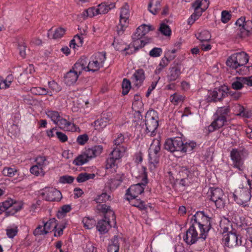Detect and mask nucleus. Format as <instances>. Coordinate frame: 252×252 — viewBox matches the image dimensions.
<instances>
[{"mask_svg":"<svg viewBox=\"0 0 252 252\" xmlns=\"http://www.w3.org/2000/svg\"><path fill=\"white\" fill-rule=\"evenodd\" d=\"M162 0H150L148 4V10L152 14L156 15L160 9V2Z\"/></svg>","mask_w":252,"mask_h":252,"instance_id":"obj_38","label":"nucleus"},{"mask_svg":"<svg viewBox=\"0 0 252 252\" xmlns=\"http://www.w3.org/2000/svg\"><path fill=\"white\" fill-rule=\"evenodd\" d=\"M119 243L117 237H115L111 241L108 247V252H119Z\"/></svg>","mask_w":252,"mask_h":252,"instance_id":"obj_43","label":"nucleus"},{"mask_svg":"<svg viewBox=\"0 0 252 252\" xmlns=\"http://www.w3.org/2000/svg\"><path fill=\"white\" fill-rule=\"evenodd\" d=\"M143 106L142 102L141 100H136L132 103V108L136 112V114L139 120L142 119V116L141 115L138 108H141Z\"/></svg>","mask_w":252,"mask_h":252,"instance_id":"obj_54","label":"nucleus"},{"mask_svg":"<svg viewBox=\"0 0 252 252\" xmlns=\"http://www.w3.org/2000/svg\"><path fill=\"white\" fill-rule=\"evenodd\" d=\"M45 114L54 124L58 126H60V124H61L62 120H63V119L60 115V113L56 110L47 109L45 111Z\"/></svg>","mask_w":252,"mask_h":252,"instance_id":"obj_24","label":"nucleus"},{"mask_svg":"<svg viewBox=\"0 0 252 252\" xmlns=\"http://www.w3.org/2000/svg\"><path fill=\"white\" fill-rule=\"evenodd\" d=\"M79 75L72 69L67 72L64 77L65 83L68 86H71L75 83L77 80Z\"/></svg>","mask_w":252,"mask_h":252,"instance_id":"obj_31","label":"nucleus"},{"mask_svg":"<svg viewBox=\"0 0 252 252\" xmlns=\"http://www.w3.org/2000/svg\"><path fill=\"white\" fill-rule=\"evenodd\" d=\"M123 180L124 175L118 174L115 178L108 181L106 184V187L111 190H114L121 185Z\"/></svg>","mask_w":252,"mask_h":252,"instance_id":"obj_25","label":"nucleus"},{"mask_svg":"<svg viewBox=\"0 0 252 252\" xmlns=\"http://www.w3.org/2000/svg\"><path fill=\"white\" fill-rule=\"evenodd\" d=\"M6 231L7 237L9 238H13L16 235L18 232V228L16 226L8 227L6 229Z\"/></svg>","mask_w":252,"mask_h":252,"instance_id":"obj_59","label":"nucleus"},{"mask_svg":"<svg viewBox=\"0 0 252 252\" xmlns=\"http://www.w3.org/2000/svg\"><path fill=\"white\" fill-rule=\"evenodd\" d=\"M57 223L58 221L55 218L50 219L46 222L43 221L46 235L56 228Z\"/></svg>","mask_w":252,"mask_h":252,"instance_id":"obj_36","label":"nucleus"},{"mask_svg":"<svg viewBox=\"0 0 252 252\" xmlns=\"http://www.w3.org/2000/svg\"><path fill=\"white\" fill-rule=\"evenodd\" d=\"M158 115L157 112L153 110L148 111L145 115L146 131L150 136L155 135V131L158 125Z\"/></svg>","mask_w":252,"mask_h":252,"instance_id":"obj_9","label":"nucleus"},{"mask_svg":"<svg viewBox=\"0 0 252 252\" xmlns=\"http://www.w3.org/2000/svg\"><path fill=\"white\" fill-rule=\"evenodd\" d=\"M230 112L229 106L220 107L218 109L215 116H222L226 118L227 116H229Z\"/></svg>","mask_w":252,"mask_h":252,"instance_id":"obj_48","label":"nucleus"},{"mask_svg":"<svg viewBox=\"0 0 252 252\" xmlns=\"http://www.w3.org/2000/svg\"><path fill=\"white\" fill-rule=\"evenodd\" d=\"M82 248L84 252H96V249L94 244L89 240L83 245Z\"/></svg>","mask_w":252,"mask_h":252,"instance_id":"obj_52","label":"nucleus"},{"mask_svg":"<svg viewBox=\"0 0 252 252\" xmlns=\"http://www.w3.org/2000/svg\"><path fill=\"white\" fill-rule=\"evenodd\" d=\"M32 94L34 95H49L51 96L53 95L52 91H49L48 89L40 87H32L30 90Z\"/></svg>","mask_w":252,"mask_h":252,"instance_id":"obj_37","label":"nucleus"},{"mask_svg":"<svg viewBox=\"0 0 252 252\" xmlns=\"http://www.w3.org/2000/svg\"><path fill=\"white\" fill-rule=\"evenodd\" d=\"M244 84L242 77H236L235 80L232 83V88L235 90H241L244 87Z\"/></svg>","mask_w":252,"mask_h":252,"instance_id":"obj_51","label":"nucleus"},{"mask_svg":"<svg viewBox=\"0 0 252 252\" xmlns=\"http://www.w3.org/2000/svg\"><path fill=\"white\" fill-rule=\"evenodd\" d=\"M115 6V3L114 2H104L99 4L97 7L99 14H103L108 13Z\"/></svg>","mask_w":252,"mask_h":252,"instance_id":"obj_33","label":"nucleus"},{"mask_svg":"<svg viewBox=\"0 0 252 252\" xmlns=\"http://www.w3.org/2000/svg\"><path fill=\"white\" fill-rule=\"evenodd\" d=\"M24 203L22 201H15L8 199L1 203L2 209L5 211V215H13L20 211L23 207Z\"/></svg>","mask_w":252,"mask_h":252,"instance_id":"obj_12","label":"nucleus"},{"mask_svg":"<svg viewBox=\"0 0 252 252\" xmlns=\"http://www.w3.org/2000/svg\"><path fill=\"white\" fill-rule=\"evenodd\" d=\"M193 12L190 16V25L193 24L207 8V3H202L201 0H195L192 3Z\"/></svg>","mask_w":252,"mask_h":252,"instance_id":"obj_17","label":"nucleus"},{"mask_svg":"<svg viewBox=\"0 0 252 252\" xmlns=\"http://www.w3.org/2000/svg\"><path fill=\"white\" fill-rule=\"evenodd\" d=\"M214 121L208 126V130L209 132H213L225 125L227 121L226 118L222 116H215Z\"/></svg>","mask_w":252,"mask_h":252,"instance_id":"obj_20","label":"nucleus"},{"mask_svg":"<svg viewBox=\"0 0 252 252\" xmlns=\"http://www.w3.org/2000/svg\"><path fill=\"white\" fill-rule=\"evenodd\" d=\"M96 208L99 211L105 214V216L106 215L107 217H111L112 220L115 224H116V217L114 212L111 210L109 206L105 204H98L97 205Z\"/></svg>","mask_w":252,"mask_h":252,"instance_id":"obj_28","label":"nucleus"},{"mask_svg":"<svg viewBox=\"0 0 252 252\" xmlns=\"http://www.w3.org/2000/svg\"><path fill=\"white\" fill-rule=\"evenodd\" d=\"M90 160H91V158L85 150L74 159L73 164L76 166H81L87 163Z\"/></svg>","mask_w":252,"mask_h":252,"instance_id":"obj_32","label":"nucleus"},{"mask_svg":"<svg viewBox=\"0 0 252 252\" xmlns=\"http://www.w3.org/2000/svg\"><path fill=\"white\" fill-rule=\"evenodd\" d=\"M48 84L49 88L48 90L52 91V93H58L61 90V87L55 81H49Z\"/></svg>","mask_w":252,"mask_h":252,"instance_id":"obj_58","label":"nucleus"},{"mask_svg":"<svg viewBox=\"0 0 252 252\" xmlns=\"http://www.w3.org/2000/svg\"><path fill=\"white\" fill-rule=\"evenodd\" d=\"M127 148L124 146H119L115 147L111 153V157L114 159L119 160L126 154Z\"/></svg>","mask_w":252,"mask_h":252,"instance_id":"obj_27","label":"nucleus"},{"mask_svg":"<svg viewBox=\"0 0 252 252\" xmlns=\"http://www.w3.org/2000/svg\"><path fill=\"white\" fill-rule=\"evenodd\" d=\"M132 41L130 44L128 45H125L124 47H120L115 41L113 43L115 49L121 52H126V54H132L140 48L144 47L147 43L143 38L139 37L134 38V34L132 35Z\"/></svg>","mask_w":252,"mask_h":252,"instance_id":"obj_6","label":"nucleus"},{"mask_svg":"<svg viewBox=\"0 0 252 252\" xmlns=\"http://www.w3.org/2000/svg\"><path fill=\"white\" fill-rule=\"evenodd\" d=\"M87 61L85 58H80L74 64L72 69L80 75L83 70L90 71L89 70V65Z\"/></svg>","mask_w":252,"mask_h":252,"instance_id":"obj_22","label":"nucleus"},{"mask_svg":"<svg viewBox=\"0 0 252 252\" xmlns=\"http://www.w3.org/2000/svg\"><path fill=\"white\" fill-rule=\"evenodd\" d=\"M145 79L144 71L142 69H138L132 74L131 80L133 86L136 88H140Z\"/></svg>","mask_w":252,"mask_h":252,"instance_id":"obj_19","label":"nucleus"},{"mask_svg":"<svg viewBox=\"0 0 252 252\" xmlns=\"http://www.w3.org/2000/svg\"><path fill=\"white\" fill-rule=\"evenodd\" d=\"M82 221L84 227L86 229H92L95 225V220L94 219L89 217H84Z\"/></svg>","mask_w":252,"mask_h":252,"instance_id":"obj_47","label":"nucleus"},{"mask_svg":"<svg viewBox=\"0 0 252 252\" xmlns=\"http://www.w3.org/2000/svg\"><path fill=\"white\" fill-rule=\"evenodd\" d=\"M235 24L239 27L241 36L245 37L252 34V21L246 20L245 17H241L236 22Z\"/></svg>","mask_w":252,"mask_h":252,"instance_id":"obj_18","label":"nucleus"},{"mask_svg":"<svg viewBox=\"0 0 252 252\" xmlns=\"http://www.w3.org/2000/svg\"><path fill=\"white\" fill-rule=\"evenodd\" d=\"M129 201H130V204L133 206L139 208L141 210L146 208L144 202L140 200H135V199H134Z\"/></svg>","mask_w":252,"mask_h":252,"instance_id":"obj_62","label":"nucleus"},{"mask_svg":"<svg viewBox=\"0 0 252 252\" xmlns=\"http://www.w3.org/2000/svg\"><path fill=\"white\" fill-rule=\"evenodd\" d=\"M160 150V143L158 139H155L151 144L149 149V167L153 172L159 163L158 153Z\"/></svg>","mask_w":252,"mask_h":252,"instance_id":"obj_5","label":"nucleus"},{"mask_svg":"<svg viewBox=\"0 0 252 252\" xmlns=\"http://www.w3.org/2000/svg\"><path fill=\"white\" fill-rule=\"evenodd\" d=\"M38 195L48 201H58L62 197L61 192L55 188L46 187L38 191Z\"/></svg>","mask_w":252,"mask_h":252,"instance_id":"obj_11","label":"nucleus"},{"mask_svg":"<svg viewBox=\"0 0 252 252\" xmlns=\"http://www.w3.org/2000/svg\"><path fill=\"white\" fill-rule=\"evenodd\" d=\"M130 11L127 4H125L120 10L119 23L118 26L119 34L123 33L129 24Z\"/></svg>","mask_w":252,"mask_h":252,"instance_id":"obj_15","label":"nucleus"},{"mask_svg":"<svg viewBox=\"0 0 252 252\" xmlns=\"http://www.w3.org/2000/svg\"><path fill=\"white\" fill-rule=\"evenodd\" d=\"M17 172V170L15 167H5L3 169L2 173L4 176L12 177L15 175Z\"/></svg>","mask_w":252,"mask_h":252,"instance_id":"obj_49","label":"nucleus"},{"mask_svg":"<svg viewBox=\"0 0 252 252\" xmlns=\"http://www.w3.org/2000/svg\"><path fill=\"white\" fill-rule=\"evenodd\" d=\"M249 62V56L245 52H238L231 55L226 61L228 66L234 69L236 72L242 73L239 67H245V65Z\"/></svg>","mask_w":252,"mask_h":252,"instance_id":"obj_4","label":"nucleus"},{"mask_svg":"<svg viewBox=\"0 0 252 252\" xmlns=\"http://www.w3.org/2000/svg\"><path fill=\"white\" fill-rule=\"evenodd\" d=\"M59 126L61 129L67 131L77 132L80 130L74 123L67 121L64 118L62 120Z\"/></svg>","mask_w":252,"mask_h":252,"instance_id":"obj_26","label":"nucleus"},{"mask_svg":"<svg viewBox=\"0 0 252 252\" xmlns=\"http://www.w3.org/2000/svg\"><path fill=\"white\" fill-rule=\"evenodd\" d=\"M110 198V196L106 192H103L100 195H97L95 198V201L97 203L101 204L103 202H105Z\"/></svg>","mask_w":252,"mask_h":252,"instance_id":"obj_55","label":"nucleus"},{"mask_svg":"<svg viewBox=\"0 0 252 252\" xmlns=\"http://www.w3.org/2000/svg\"><path fill=\"white\" fill-rule=\"evenodd\" d=\"M103 147L101 145H94L88 149H85L91 159L99 156L103 151Z\"/></svg>","mask_w":252,"mask_h":252,"instance_id":"obj_30","label":"nucleus"},{"mask_svg":"<svg viewBox=\"0 0 252 252\" xmlns=\"http://www.w3.org/2000/svg\"><path fill=\"white\" fill-rule=\"evenodd\" d=\"M65 228V225L63 223H57V226L56 228L54 229L55 237H60L63 234L64 229Z\"/></svg>","mask_w":252,"mask_h":252,"instance_id":"obj_56","label":"nucleus"},{"mask_svg":"<svg viewBox=\"0 0 252 252\" xmlns=\"http://www.w3.org/2000/svg\"><path fill=\"white\" fill-rule=\"evenodd\" d=\"M116 160H117L114 159L112 157H110V158H108L106 160V168L107 169H112L115 171L117 166V164L116 163Z\"/></svg>","mask_w":252,"mask_h":252,"instance_id":"obj_57","label":"nucleus"},{"mask_svg":"<svg viewBox=\"0 0 252 252\" xmlns=\"http://www.w3.org/2000/svg\"><path fill=\"white\" fill-rule=\"evenodd\" d=\"M233 197L238 204L246 206L251 199L252 195L249 189L242 188L236 189L233 193Z\"/></svg>","mask_w":252,"mask_h":252,"instance_id":"obj_13","label":"nucleus"},{"mask_svg":"<svg viewBox=\"0 0 252 252\" xmlns=\"http://www.w3.org/2000/svg\"><path fill=\"white\" fill-rule=\"evenodd\" d=\"M162 52V50L160 48L155 47L149 52V55L152 57H158L161 55Z\"/></svg>","mask_w":252,"mask_h":252,"instance_id":"obj_64","label":"nucleus"},{"mask_svg":"<svg viewBox=\"0 0 252 252\" xmlns=\"http://www.w3.org/2000/svg\"><path fill=\"white\" fill-rule=\"evenodd\" d=\"M196 38L200 41H208L211 37V34L208 31L201 30L195 34Z\"/></svg>","mask_w":252,"mask_h":252,"instance_id":"obj_40","label":"nucleus"},{"mask_svg":"<svg viewBox=\"0 0 252 252\" xmlns=\"http://www.w3.org/2000/svg\"><path fill=\"white\" fill-rule=\"evenodd\" d=\"M187 143H185L182 137H177L168 139L164 143V148L171 152H179L185 154L187 151Z\"/></svg>","mask_w":252,"mask_h":252,"instance_id":"obj_7","label":"nucleus"},{"mask_svg":"<svg viewBox=\"0 0 252 252\" xmlns=\"http://www.w3.org/2000/svg\"><path fill=\"white\" fill-rule=\"evenodd\" d=\"M65 29L63 28H57L54 31L52 29L48 31V36L49 38L54 39H59L62 37L64 34Z\"/></svg>","mask_w":252,"mask_h":252,"instance_id":"obj_34","label":"nucleus"},{"mask_svg":"<svg viewBox=\"0 0 252 252\" xmlns=\"http://www.w3.org/2000/svg\"><path fill=\"white\" fill-rule=\"evenodd\" d=\"M94 177L95 174L94 173H83L79 174L76 180L78 183H82Z\"/></svg>","mask_w":252,"mask_h":252,"instance_id":"obj_46","label":"nucleus"},{"mask_svg":"<svg viewBox=\"0 0 252 252\" xmlns=\"http://www.w3.org/2000/svg\"><path fill=\"white\" fill-rule=\"evenodd\" d=\"M231 12L227 10H223L221 13V21L223 23H227L231 18Z\"/></svg>","mask_w":252,"mask_h":252,"instance_id":"obj_60","label":"nucleus"},{"mask_svg":"<svg viewBox=\"0 0 252 252\" xmlns=\"http://www.w3.org/2000/svg\"><path fill=\"white\" fill-rule=\"evenodd\" d=\"M122 94L124 95L127 94L131 88L130 81L126 78H124L122 82Z\"/></svg>","mask_w":252,"mask_h":252,"instance_id":"obj_50","label":"nucleus"},{"mask_svg":"<svg viewBox=\"0 0 252 252\" xmlns=\"http://www.w3.org/2000/svg\"><path fill=\"white\" fill-rule=\"evenodd\" d=\"M105 52H97L94 53L88 63L89 70L94 72L102 67L106 60Z\"/></svg>","mask_w":252,"mask_h":252,"instance_id":"obj_14","label":"nucleus"},{"mask_svg":"<svg viewBox=\"0 0 252 252\" xmlns=\"http://www.w3.org/2000/svg\"><path fill=\"white\" fill-rule=\"evenodd\" d=\"M98 11L97 7H92L88 8L81 14L82 17L84 19H86L87 17H93L98 15Z\"/></svg>","mask_w":252,"mask_h":252,"instance_id":"obj_41","label":"nucleus"},{"mask_svg":"<svg viewBox=\"0 0 252 252\" xmlns=\"http://www.w3.org/2000/svg\"><path fill=\"white\" fill-rule=\"evenodd\" d=\"M34 161L35 164L31 167L30 173L37 177H44L46 174L45 169L49 164L47 158L44 156H38Z\"/></svg>","mask_w":252,"mask_h":252,"instance_id":"obj_8","label":"nucleus"},{"mask_svg":"<svg viewBox=\"0 0 252 252\" xmlns=\"http://www.w3.org/2000/svg\"><path fill=\"white\" fill-rule=\"evenodd\" d=\"M140 169L141 172L137 176L136 175L134 176L136 178H141L142 183L133 185L127 190L126 195L128 200L135 199L139 195L141 194L144 191V187L148 183L146 168L141 166Z\"/></svg>","mask_w":252,"mask_h":252,"instance_id":"obj_3","label":"nucleus"},{"mask_svg":"<svg viewBox=\"0 0 252 252\" xmlns=\"http://www.w3.org/2000/svg\"><path fill=\"white\" fill-rule=\"evenodd\" d=\"M93 125L95 130L101 131L107 126V123L104 118H101L95 121Z\"/></svg>","mask_w":252,"mask_h":252,"instance_id":"obj_44","label":"nucleus"},{"mask_svg":"<svg viewBox=\"0 0 252 252\" xmlns=\"http://www.w3.org/2000/svg\"><path fill=\"white\" fill-rule=\"evenodd\" d=\"M152 30V27L150 25L142 24L139 26L134 32V38L139 37L143 38L150 31Z\"/></svg>","mask_w":252,"mask_h":252,"instance_id":"obj_29","label":"nucleus"},{"mask_svg":"<svg viewBox=\"0 0 252 252\" xmlns=\"http://www.w3.org/2000/svg\"><path fill=\"white\" fill-rule=\"evenodd\" d=\"M14 81V77L12 74L8 75L5 78L0 77V89L6 90L10 88Z\"/></svg>","mask_w":252,"mask_h":252,"instance_id":"obj_35","label":"nucleus"},{"mask_svg":"<svg viewBox=\"0 0 252 252\" xmlns=\"http://www.w3.org/2000/svg\"><path fill=\"white\" fill-rule=\"evenodd\" d=\"M183 100L182 95L178 94H174L170 96L171 102L174 105H178Z\"/></svg>","mask_w":252,"mask_h":252,"instance_id":"obj_61","label":"nucleus"},{"mask_svg":"<svg viewBox=\"0 0 252 252\" xmlns=\"http://www.w3.org/2000/svg\"><path fill=\"white\" fill-rule=\"evenodd\" d=\"M159 31L166 36H170L171 34V30L169 26L165 23H161L160 25Z\"/></svg>","mask_w":252,"mask_h":252,"instance_id":"obj_53","label":"nucleus"},{"mask_svg":"<svg viewBox=\"0 0 252 252\" xmlns=\"http://www.w3.org/2000/svg\"><path fill=\"white\" fill-rule=\"evenodd\" d=\"M33 233L35 236L46 235L44 225H38L34 230Z\"/></svg>","mask_w":252,"mask_h":252,"instance_id":"obj_63","label":"nucleus"},{"mask_svg":"<svg viewBox=\"0 0 252 252\" xmlns=\"http://www.w3.org/2000/svg\"><path fill=\"white\" fill-rule=\"evenodd\" d=\"M110 220V219L107 217V216L106 215L104 216V219L98 221L96 227L97 230L100 232V233L105 234L108 231L111 227Z\"/></svg>","mask_w":252,"mask_h":252,"instance_id":"obj_23","label":"nucleus"},{"mask_svg":"<svg viewBox=\"0 0 252 252\" xmlns=\"http://www.w3.org/2000/svg\"><path fill=\"white\" fill-rule=\"evenodd\" d=\"M169 62V61L166 57H163L161 59L158 65L155 69V73L156 74H159L163 70V69L167 66Z\"/></svg>","mask_w":252,"mask_h":252,"instance_id":"obj_45","label":"nucleus"},{"mask_svg":"<svg viewBox=\"0 0 252 252\" xmlns=\"http://www.w3.org/2000/svg\"><path fill=\"white\" fill-rule=\"evenodd\" d=\"M220 226L223 231L222 243L228 247L232 248L237 246L241 245V238L235 231H229L232 227V224L227 219L221 220Z\"/></svg>","mask_w":252,"mask_h":252,"instance_id":"obj_2","label":"nucleus"},{"mask_svg":"<svg viewBox=\"0 0 252 252\" xmlns=\"http://www.w3.org/2000/svg\"><path fill=\"white\" fill-rule=\"evenodd\" d=\"M227 95V93L222 89L219 88L208 93L207 101L209 102L217 101L221 99Z\"/></svg>","mask_w":252,"mask_h":252,"instance_id":"obj_21","label":"nucleus"},{"mask_svg":"<svg viewBox=\"0 0 252 252\" xmlns=\"http://www.w3.org/2000/svg\"><path fill=\"white\" fill-rule=\"evenodd\" d=\"M211 227V218L203 211L196 212L190 220V244L195 243L198 239L205 240Z\"/></svg>","mask_w":252,"mask_h":252,"instance_id":"obj_1","label":"nucleus"},{"mask_svg":"<svg viewBox=\"0 0 252 252\" xmlns=\"http://www.w3.org/2000/svg\"><path fill=\"white\" fill-rule=\"evenodd\" d=\"M210 199L218 208H222L225 206L226 196L220 188H217L211 189Z\"/></svg>","mask_w":252,"mask_h":252,"instance_id":"obj_16","label":"nucleus"},{"mask_svg":"<svg viewBox=\"0 0 252 252\" xmlns=\"http://www.w3.org/2000/svg\"><path fill=\"white\" fill-rule=\"evenodd\" d=\"M84 42V38L82 35H76L70 41L69 47L73 49H76L77 48L81 47Z\"/></svg>","mask_w":252,"mask_h":252,"instance_id":"obj_39","label":"nucleus"},{"mask_svg":"<svg viewBox=\"0 0 252 252\" xmlns=\"http://www.w3.org/2000/svg\"><path fill=\"white\" fill-rule=\"evenodd\" d=\"M247 156V151L238 149H233L230 152L232 165L240 171L244 169V160Z\"/></svg>","mask_w":252,"mask_h":252,"instance_id":"obj_10","label":"nucleus"},{"mask_svg":"<svg viewBox=\"0 0 252 252\" xmlns=\"http://www.w3.org/2000/svg\"><path fill=\"white\" fill-rule=\"evenodd\" d=\"M180 74V70L177 67H174L170 69L167 75L168 80L170 81H175L177 79Z\"/></svg>","mask_w":252,"mask_h":252,"instance_id":"obj_42","label":"nucleus"}]
</instances>
